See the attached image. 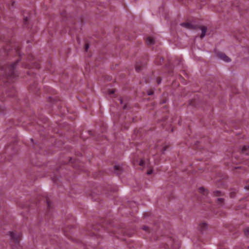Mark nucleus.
I'll return each mask as SVG.
<instances>
[{"label":"nucleus","instance_id":"2","mask_svg":"<svg viewBox=\"0 0 249 249\" xmlns=\"http://www.w3.org/2000/svg\"><path fill=\"white\" fill-rule=\"evenodd\" d=\"M217 56L219 58L225 62H229L231 61V59L224 53H219L217 54Z\"/></svg>","mask_w":249,"mask_h":249},{"label":"nucleus","instance_id":"22","mask_svg":"<svg viewBox=\"0 0 249 249\" xmlns=\"http://www.w3.org/2000/svg\"><path fill=\"white\" fill-rule=\"evenodd\" d=\"M158 82V84H160V80H159Z\"/></svg>","mask_w":249,"mask_h":249},{"label":"nucleus","instance_id":"8","mask_svg":"<svg viewBox=\"0 0 249 249\" xmlns=\"http://www.w3.org/2000/svg\"><path fill=\"white\" fill-rule=\"evenodd\" d=\"M249 149V146L248 145H244L242 148V152L244 153L248 154L247 152Z\"/></svg>","mask_w":249,"mask_h":249},{"label":"nucleus","instance_id":"12","mask_svg":"<svg viewBox=\"0 0 249 249\" xmlns=\"http://www.w3.org/2000/svg\"><path fill=\"white\" fill-rule=\"evenodd\" d=\"M143 164H144V162H143V161L142 160H141L140 161V163H139L140 165L142 166V165H143Z\"/></svg>","mask_w":249,"mask_h":249},{"label":"nucleus","instance_id":"9","mask_svg":"<svg viewBox=\"0 0 249 249\" xmlns=\"http://www.w3.org/2000/svg\"><path fill=\"white\" fill-rule=\"evenodd\" d=\"M245 234L247 236L249 237V228H246L245 229Z\"/></svg>","mask_w":249,"mask_h":249},{"label":"nucleus","instance_id":"16","mask_svg":"<svg viewBox=\"0 0 249 249\" xmlns=\"http://www.w3.org/2000/svg\"><path fill=\"white\" fill-rule=\"evenodd\" d=\"M245 189L246 190H249V185H247V186H246L245 187Z\"/></svg>","mask_w":249,"mask_h":249},{"label":"nucleus","instance_id":"20","mask_svg":"<svg viewBox=\"0 0 249 249\" xmlns=\"http://www.w3.org/2000/svg\"><path fill=\"white\" fill-rule=\"evenodd\" d=\"M114 93V90H111L110 92H109V94H112V93Z\"/></svg>","mask_w":249,"mask_h":249},{"label":"nucleus","instance_id":"21","mask_svg":"<svg viewBox=\"0 0 249 249\" xmlns=\"http://www.w3.org/2000/svg\"><path fill=\"white\" fill-rule=\"evenodd\" d=\"M115 169H116V170H117V169H119V166H115Z\"/></svg>","mask_w":249,"mask_h":249},{"label":"nucleus","instance_id":"19","mask_svg":"<svg viewBox=\"0 0 249 249\" xmlns=\"http://www.w3.org/2000/svg\"><path fill=\"white\" fill-rule=\"evenodd\" d=\"M165 150H166V147H164L162 149V153H163Z\"/></svg>","mask_w":249,"mask_h":249},{"label":"nucleus","instance_id":"10","mask_svg":"<svg viewBox=\"0 0 249 249\" xmlns=\"http://www.w3.org/2000/svg\"><path fill=\"white\" fill-rule=\"evenodd\" d=\"M152 173H153V170L152 169H149L147 172V174L148 175H151Z\"/></svg>","mask_w":249,"mask_h":249},{"label":"nucleus","instance_id":"18","mask_svg":"<svg viewBox=\"0 0 249 249\" xmlns=\"http://www.w3.org/2000/svg\"><path fill=\"white\" fill-rule=\"evenodd\" d=\"M136 70L137 71H139L140 70V69L137 66H136Z\"/></svg>","mask_w":249,"mask_h":249},{"label":"nucleus","instance_id":"4","mask_svg":"<svg viewBox=\"0 0 249 249\" xmlns=\"http://www.w3.org/2000/svg\"><path fill=\"white\" fill-rule=\"evenodd\" d=\"M181 25L189 29H193L194 28L192 24L189 23H183L181 24Z\"/></svg>","mask_w":249,"mask_h":249},{"label":"nucleus","instance_id":"3","mask_svg":"<svg viewBox=\"0 0 249 249\" xmlns=\"http://www.w3.org/2000/svg\"><path fill=\"white\" fill-rule=\"evenodd\" d=\"M198 192L204 196H207L208 194V191L207 189L204 188L203 187H200L198 188Z\"/></svg>","mask_w":249,"mask_h":249},{"label":"nucleus","instance_id":"11","mask_svg":"<svg viewBox=\"0 0 249 249\" xmlns=\"http://www.w3.org/2000/svg\"><path fill=\"white\" fill-rule=\"evenodd\" d=\"M220 193H221L220 192L218 191H215V192H214V195H216V196L219 195Z\"/></svg>","mask_w":249,"mask_h":249},{"label":"nucleus","instance_id":"23","mask_svg":"<svg viewBox=\"0 0 249 249\" xmlns=\"http://www.w3.org/2000/svg\"><path fill=\"white\" fill-rule=\"evenodd\" d=\"M13 249H15L13 248Z\"/></svg>","mask_w":249,"mask_h":249},{"label":"nucleus","instance_id":"7","mask_svg":"<svg viewBox=\"0 0 249 249\" xmlns=\"http://www.w3.org/2000/svg\"><path fill=\"white\" fill-rule=\"evenodd\" d=\"M146 41L148 45H152L155 42V40L153 38L150 36L147 37Z\"/></svg>","mask_w":249,"mask_h":249},{"label":"nucleus","instance_id":"6","mask_svg":"<svg viewBox=\"0 0 249 249\" xmlns=\"http://www.w3.org/2000/svg\"><path fill=\"white\" fill-rule=\"evenodd\" d=\"M207 27L205 26H202L201 27V34L200 35V37L201 38L205 36L206 33L207 32Z\"/></svg>","mask_w":249,"mask_h":249},{"label":"nucleus","instance_id":"15","mask_svg":"<svg viewBox=\"0 0 249 249\" xmlns=\"http://www.w3.org/2000/svg\"><path fill=\"white\" fill-rule=\"evenodd\" d=\"M89 48V46L88 44L86 45V50L87 51Z\"/></svg>","mask_w":249,"mask_h":249},{"label":"nucleus","instance_id":"14","mask_svg":"<svg viewBox=\"0 0 249 249\" xmlns=\"http://www.w3.org/2000/svg\"><path fill=\"white\" fill-rule=\"evenodd\" d=\"M142 229H143V230H144L146 231V230L148 229V227H146V226H143V227H142Z\"/></svg>","mask_w":249,"mask_h":249},{"label":"nucleus","instance_id":"13","mask_svg":"<svg viewBox=\"0 0 249 249\" xmlns=\"http://www.w3.org/2000/svg\"><path fill=\"white\" fill-rule=\"evenodd\" d=\"M223 200V198H218V199H217L218 202H222Z\"/></svg>","mask_w":249,"mask_h":249},{"label":"nucleus","instance_id":"1","mask_svg":"<svg viewBox=\"0 0 249 249\" xmlns=\"http://www.w3.org/2000/svg\"><path fill=\"white\" fill-rule=\"evenodd\" d=\"M11 240L14 241L16 243H18L21 238V234L19 232L16 233L14 231H10L9 232Z\"/></svg>","mask_w":249,"mask_h":249},{"label":"nucleus","instance_id":"17","mask_svg":"<svg viewBox=\"0 0 249 249\" xmlns=\"http://www.w3.org/2000/svg\"><path fill=\"white\" fill-rule=\"evenodd\" d=\"M153 92L152 91H149V92H148V94L149 95H151L153 94Z\"/></svg>","mask_w":249,"mask_h":249},{"label":"nucleus","instance_id":"5","mask_svg":"<svg viewBox=\"0 0 249 249\" xmlns=\"http://www.w3.org/2000/svg\"><path fill=\"white\" fill-rule=\"evenodd\" d=\"M207 228V225L206 223H201L199 225V229L201 231H203Z\"/></svg>","mask_w":249,"mask_h":249}]
</instances>
